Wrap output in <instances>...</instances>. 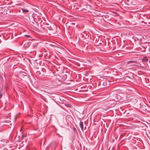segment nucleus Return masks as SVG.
<instances>
[{"instance_id":"7ed1b4c3","label":"nucleus","mask_w":150,"mask_h":150,"mask_svg":"<svg viewBox=\"0 0 150 150\" xmlns=\"http://www.w3.org/2000/svg\"><path fill=\"white\" fill-rule=\"evenodd\" d=\"M80 126L82 131H83V123L82 122H80Z\"/></svg>"},{"instance_id":"6e6552de","label":"nucleus","mask_w":150,"mask_h":150,"mask_svg":"<svg viewBox=\"0 0 150 150\" xmlns=\"http://www.w3.org/2000/svg\"><path fill=\"white\" fill-rule=\"evenodd\" d=\"M25 36L27 37L28 38H30V36L29 35H25Z\"/></svg>"},{"instance_id":"1a4fd4ad","label":"nucleus","mask_w":150,"mask_h":150,"mask_svg":"<svg viewBox=\"0 0 150 150\" xmlns=\"http://www.w3.org/2000/svg\"><path fill=\"white\" fill-rule=\"evenodd\" d=\"M26 135H27V134H23L22 135V137H25L26 136Z\"/></svg>"},{"instance_id":"f257e3e1","label":"nucleus","mask_w":150,"mask_h":150,"mask_svg":"<svg viewBox=\"0 0 150 150\" xmlns=\"http://www.w3.org/2000/svg\"><path fill=\"white\" fill-rule=\"evenodd\" d=\"M133 64V65H135V64H138L137 62L133 61H131L127 62V64Z\"/></svg>"},{"instance_id":"9b49d317","label":"nucleus","mask_w":150,"mask_h":150,"mask_svg":"<svg viewBox=\"0 0 150 150\" xmlns=\"http://www.w3.org/2000/svg\"><path fill=\"white\" fill-rule=\"evenodd\" d=\"M22 130V129H20V132H21Z\"/></svg>"},{"instance_id":"f03ea898","label":"nucleus","mask_w":150,"mask_h":150,"mask_svg":"<svg viewBox=\"0 0 150 150\" xmlns=\"http://www.w3.org/2000/svg\"><path fill=\"white\" fill-rule=\"evenodd\" d=\"M148 61V59L146 57H144L142 59V61L144 62V64L145 62H146Z\"/></svg>"},{"instance_id":"0eeeda50","label":"nucleus","mask_w":150,"mask_h":150,"mask_svg":"<svg viewBox=\"0 0 150 150\" xmlns=\"http://www.w3.org/2000/svg\"><path fill=\"white\" fill-rule=\"evenodd\" d=\"M47 28H48L49 30H52V28L51 26H49L47 27Z\"/></svg>"},{"instance_id":"423d86ee","label":"nucleus","mask_w":150,"mask_h":150,"mask_svg":"<svg viewBox=\"0 0 150 150\" xmlns=\"http://www.w3.org/2000/svg\"><path fill=\"white\" fill-rule=\"evenodd\" d=\"M65 105L67 107H71V105H70L69 104H65Z\"/></svg>"},{"instance_id":"9d476101","label":"nucleus","mask_w":150,"mask_h":150,"mask_svg":"<svg viewBox=\"0 0 150 150\" xmlns=\"http://www.w3.org/2000/svg\"><path fill=\"white\" fill-rule=\"evenodd\" d=\"M2 97V95H0V98H1Z\"/></svg>"},{"instance_id":"39448f33","label":"nucleus","mask_w":150,"mask_h":150,"mask_svg":"<svg viewBox=\"0 0 150 150\" xmlns=\"http://www.w3.org/2000/svg\"><path fill=\"white\" fill-rule=\"evenodd\" d=\"M22 10L23 12L25 13V12H29V11L27 9H22Z\"/></svg>"},{"instance_id":"20e7f679","label":"nucleus","mask_w":150,"mask_h":150,"mask_svg":"<svg viewBox=\"0 0 150 150\" xmlns=\"http://www.w3.org/2000/svg\"><path fill=\"white\" fill-rule=\"evenodd\" d=\"M34 22H35V21L34 19H33L32 21H30V23L32 25L34 26Z\"/></svg>"}]
</instances>
